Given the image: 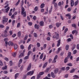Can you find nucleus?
<instances>
[{"mask_svg":"<svg viewBox=\"0 0 79 79\" xmlns=\"http://www.w3.org/2000/svg\"><path fill=\"white\" fill-rule=\"evenodd\" d=\"M21 10V15H23V17L25 18L26 17V12L24 11H25V9H24V8L23 7H22Z\"/></svg>","mask_w":79,"mask_h":79,"instance_id":"obj_1","label":"nucleus"},{"mask_svg":"<svg viewBox=\"0 0 79 79\" xmlns=\"http://www.w3.org/2000/svg\"><path fill=\"white\" fill-rule=\"evenodd\" d=\"M55 35H54L53 36V39H56L58 40L59 39V34L55 32Z\"/></svg>","mask_w":79,"mask_h":79,"instance_id":"obj_2","label":"nucleus"},{"mask_svg":"<svg viewBox=\"0 0 79 79\" xmlns=\"http://www.w3.org/2000/svg\"><path fill=\"white\" fill-rule=\"evenodd\" d=\"M7 31L6 30H5L3 34H2V36L3 37H6L8 36V35L6 34H7Z\"/></svg>","mask_w":79,"mask_h":79,"instance_id":"obj_3","label":"nucleus"},{"mask_svg":"<svg viewBox=\"0 0 79 79\" xmlns=\"http://www.w3.org/2000/svg\"><path fill=\"white\" fill-rule=\"evenodd\" d=\"M34 71H30L27 73V75L29 76V75H30V76H32V75H33V74H34Z\"/></svg>","mask_w":79,"mask_h":79,"instance_id":"obj_4","label":"nucleus"},{"mask_svg":"<svg viewBox=\"0 0 79 79\" xmlns=\"http://www.w3.org/2000/svg\"><path fill=\"white\" fill-rule=\"evenodd\" d=\"M26 52V50L25 49L24 50L23 52L21 53H20V55L19 56V58H21L22 56H24V52Z\"/></svg>","mask_w":79,"mask_h":79,"instance_id":"obj_5","label":"nucleus"},{"mask_svg":"<svg viewBox=\"0 0 79 79\" xmlns=\"http://www.w3.org/2000/svg\"><path fill=\"white\" fill-rule=\"evenodd\" d=\"M8 19L7 18H6L5 19H4L2 20V23L3 24H5V23H7L8 22Z\"/></svg>","mask_w":79,"mask_h":79,"instance_id":"obj_6","label":"nucleus"},{"mask_svg":"<svg viewBox=\"0 0 79 79\" xmlns=\"http://www.w3.org/2000/svg\"><path fill=\"white\" fill-rule=\"evenodd\" d=\"M76 47V44H72L71 48L72 51H73V50L75 49Z\"/></svg>","mask_w":79,"mask_h":79,"instance_id":"obj_7","label":"nucleus"},{"mask_svg":"<svg viewBox=\"0 0 79 79\" xmlns=\"http://www.w3.org/2000/svg\"><path fill=\"white\" fill-rule=\"evenodd\" d=\"M32 66V64L31 63H30V64L28 66V67L27 68V71H29L31 68V67Z\"/></svg>","mask_w":79,"mask_h":79,"instance_id":"obj_8","label":"nucleus"},{"mask_svg":"<svg viewBox=\"0 0 79 79\" xmlns=\"http://www.w3.org/2000/svg\"><path fill=\"white\" fill-rule=\"evenodd\" d=\"M57 46L59 47L60 45V44H61V40H59L57 41Z\"/></svg>","mask_w":79,"mask_h":79,"instance_id":"obj_9","label":"nucleus"},{"mask_svg":"<svg viewBox=\"0 0 79 79\" xmlns=\"http://www.w3.org/2000/svg\"><path fill=\"white\" fill-rule=\"evenodd\" d=\"M40 26H44V22L43 21H40Z\"/></svg>","mask_w":79,"mask_h":79,"instance_id":"obj_10","label":"nucleus"},{"mask_svg":"<svg viewBox=\"0 0 79 79\" xmlns=\"http://www.w3.org/2000/svg\"><path fill=\"white\" fill-rule=\"evenodd\" d=\"M34 27L35 29H39V27H40V26H39V25H37V24H35Z\"/></svg>","mask_w":79,"mask_h":79,"instance_id":"obj_11","label":"nucleus"},{"mask_svg":"<svg viewBox=\"0 0 79 79\" xmlns=\"http://www.w3.org/2000/svg\"><path fill=\"white\" fill-rule=\"evenodd\" d=\"M74 4V0H71V6H73Z\"/></svg>","mask_w":79,"mask_h":79,"instance_id":"obj_12","label":"nucleus"},{"mask_svg":"<svg viewBox=\"0 0 79 79\" xmlns=\"http://www.w3.org/2000/svg\"><path fill=\"white\" fill-rule=\"evenodd\" d=\"M47 64H48V62H46L43 65V68H45V67L47 66Z\"/></svg>","mask_w":79,"mask_h":79,"instance_id":"obj_13","label":"nucleus"},{"mask_svg":"<svg viewBox=\"0 0 79 79\" xmlns=\"http://www.w3.org/2000/svg\"><path fill=\"white\" fill-rule=\"evenodd\" d=\"M75 71H76V69L73 68L70 71V73H73L75 72Z\"/></svg>","mask_w":79,"mask_h":79,"instance_id":"obj_14","label":"nucleus"},{"mask_svg":"<svg viewBox=\"0 0 79 79\" xmlns=\"http://www.w3.org/2000/svg\"><path fill=\"white\" fill-rule=\"evenodd\" d=\"M51 76L53 78H55V74L53 73V72H52L51 73Z\"/></svg>","mask_w":79,"mask_h":79,"instance_id":"obj_15","label":"nucleus"},{"mask_svg":"<svg viewBox=\"0 0 79 79\" xmlns=\"http://www.w3.org/2000/svg\"><path fill=\"white\" fill-rule=\"evenodd\" d=\"M19 76V73H18L15 74V79H16L17 77H18Z\"/></svg>","mask_w":79,"mask_h":79,"instance_id":"obj_16","label":"nucleus"},{"mask_svg":"<svg viewBox=\"0 0 79 79\" xmlns=\"http://www.w3.org/2000/svg\"><path fill=\"white\" fill-rule=\"evenodd\" d=\"M58 71H59V70L58 69H56L55 70H54V73L56 74V73H58Z\"/></svg>","mask_w":79,"mask_h":79,"instance_id":"obj_17","label":"nucleus"},{"mask_svg":"<svg viewBox=\"0 0 79 79\" xmlns=\"http://www.w3.org/2000/svg\"><path fill=\"white\" fill-rule=\"evenodd\" d=\"M73 77L74 78H75V79L76 78L78 79L79 78V77L78 75H75L73 76Z\"/></svg>","mask_w":79,"mask_h":79,"instance_id":"obj_18","label":"nucleus"},{"mask_svg":"<svg viewBox=\"0 0 79 79\" xmlns=\"http://www.w3.org/2000/svg\"><path fill=\"white\" fill-rule=\"evenodd\" d=\"M56 25L57 27H59L60 25H61V23H57L56 24Z\"/></svg>","mask_w":79,"mask_h":79,"instance_id":"obj_19","label":"nucleus"},{"mask_svg":"<svg viewBox=\"0 0 79 79\" xmlns=\"http://www.w3.org/2000/svg\"><path fill=\"white\" fill-rule=\"evenodd\" d=\"M69 45H67L65 46V49L66 50H69Z\"/></svg>","mask_w":79,"mask_h":79,"instance_id":"obj_20","label":"nucleus"},{"mask_svg":"<svg viewBox=\"0 0 79 79\" xmlns=\"http://www.w3.org/2000/svg\"><path fill=\"white\" fill-rule=\"evenodd\" d=\"M9 45H11V46H13V43H12L11 41H10L8 43Z\"/></svg>","mask_w":79,"mask_h":79,"instance_id":"obj_21","label":"nucleus"},{"mask_svg":"<svg viewBox=\"0 0 79 79\" xmlns=\"http://www.w3.org/2000/svg\"><path fill=\"white\" fill-rule=\"evenodd\" d=\"M9 10H10V7H8L7 8L4 9V10H5L6 11V13H8Z\"/></svg>","mask_w":79,"mask_h":79,"instance_id":"obj_22","label":"nucleus"},{"mask_svg":"<svg viewBox=\"0 0 79 79\" xmlns=\"http://www.w3.org/2000/svg\"><path fill=\"white\" fill-rule=\"evenodd\" d=\"M45 6V4L44 3H42L41 4L40 7L41 8H43Z\"/></svg>","mask_w":79,"mask_h":79,"instance_id":"obj_23","label":"nucleus"},{"mask_svg":"<svg viewBox=\"0 0 79 79\" xmlns=\"http://www.w3.org/2000/svg\"><path fill=\"white\" fill-rule=\"evenodd\" d=\"M53 9V7H52V6H51V8L50 9V10H49V14H50L52 12V10Z\"/></svg>","mask_w":79,"mask_h":79,"instance_id":"obj_24","label":"nucleus"},{"mask_svg":"<svg viewBox=\"0 0 79 79\" xmlns=\"http://www.w3.org/2000/svg\"><path fill=\"white\" fill-rule=\"evenodd\" d=\"M18 35L19 37H21V31H19L18 32Z\"/></svg>","mask_w":79,"mask_h":79,"instance_id":"obj_25","label":"nucleus"},{"mask_svg":"<svg viewBox=\"0 0 79 79\" xmlns=\"http://www.w3.org/2000/svg\"><path fill=\"white\" fill-rule=\"evenodd\" d=\"M78 3H79V1L78 0H77L74 3V5L75 6H76L77 5V4H78Z\"/></svg>","mask_w":79,"mask_h":79,"instance_id":"obj_26","label":"nucleus"},{"mask_svg":"<svg viewBox=\"0 0 79 79\" xmlns=\"http://www.w3.org/2000/svg\"><path fill=\"white\" fill-rule=\"evenodd\" d=\"M68 58L66 57L65 58L64 60V63H66L67 62H68Z\"/></svg>","mask_w":79,"mask_h":79,"instance_id":"obj_27","label":"nucleus"},{"mask_svg":"<svg viewBox=\"0 0 79 79\" xmlns=\"http://www.w3.org/2000/svg\"><path fill=\"white\" fill-rule=\"evenodd\" d=\"M27 37H28V35L27 34H26L25 36V38L24 39V40H27Z\"/></svg>","mask_w":79,"mask_h":79,"instance_id":"obj_28","label":"nucleus"},{"mask_svg":"<svg viewBox=\"0 0 79 79\" xmlns=\"http://www.w3.org/2000/svg\"><path fill=\"white\" fill-rule=\"evenodd\" d=\"M35 11H37V10H38V7L37 6H36L35 7L34 10Z\"/></svg>","mask_w":79,"mask_h":79,"instance_id":"obj_29","label":"nucleus"},{"mask_svg":"<svg viewBox=\"0 0 79 79\" xmlns=\"http://www.w3.org/2000/svg\"><path fill=\"white\" fill-rule=\"evenodd\" d=\"M18 48V45L16 44H14V49L16 50Z\"/></svg>","mask_w":79,"mask_h":79,"instance_id":"obj_30","label":"nucleus"},{"mask_svg":"<svg viewBox=\"0 0 79 79\" xmlns=\"http://www.w3.org/2000/svg\"><path fill=\"white\" fill-rule=\"evenodd\" d=\"M44 74V72H40L39 73V75L40 76H42V75H43V74Z\"/></svg>","mask_w":79,"mask_h":79,"instance_id":"obj_31","label":"nucleus"},{"mask_svg":"<svg viewBox=\"0 0 79 79\" xmlns=\"http://www.w3.org/2000/svg\"><path fill=\"white\" fill-rule=\"evenodd\" d=\"M44 55V54L43 53H42L40 56V60H42V58H43V56Z\"/></svg>","mask_w":79,"mask_h":79,"instance_id":"obj_32","label":"nucleus"},{"mask_svg":"<svg viewBox=\"0 0 79 79\" xmlns=\"http://www.w3.org/2000/svg\"><path fill=\"white\" fill-rule=\"evenodd\" d=\"M12 55L14 57H15L16 56V53L15 52L13 53L12 54Z\"/></svg>","mask_w":79,"mask_h":79,"instance_id":"obj_33","label":"nucleus"},{"mask_svg":"<svg viewBox=\"0 0 79 79\" xmlns=\"http://www.w3.org/2000/svg\"><path fill=\"white\" fill-rule=\"evenodd\" d=\"M20 24H21V23H18L17 26V28H18V27H20Z\"/></svg>","mask_w":79,"mask_h":79,"instance_id":"obj_34","label":"nucleus"},{"mask_svg":"<svg viewBox=\"0 0 79 79\" xmlns=\"http://www.w3.org/2000/svg\"><path fill=\"white\" fill-rule=\"evenodd\" d=\"M19 2H20V0H18L17 2L15 4V6H18V5H19Z\"/></svg>","mask_w":79,"mask_h":79,"instance_id":"obj_35","label":"nucleus"},{"mask_svg":"<svg viewBox=\"0 0 79 79\" xmlns=\"http://www.w3.org/2000/svg\"><path fill=\"white\" fill-rule=\"evenodd\" d=\"M72 26L73 27H75V28H76V25L75 23L72 24Z\"/></svg>","mask_w":79,"mask_h":79,"instance_id":"obj_36","label":"nucleus"},{"mask_svg":"<svg viewBox=\"0 0 79 79\" xmlns=\"http://www.w3.org/2000/svg\"><path fill=\"white\" fill-rule=\"evenodd\" d=\"M36 45L38 47H40V44L39 43H37Z\"/></svg>","mask_w":79,"mask_h":79,"instance_id":"obj_37","label":"nucleus"},{"mask_svg":"<svg viewBox=\"0 0 79 79\" xmlns=\"http://www.w3.org/2000/svg\"><path fill=\"white\" fill-rule=\"evenodd\" d=\"M7 69V66H5L4 67H2V69L3 70H5V69Z\"/></svg>","mask_w":79,"mask_h":79,"instance_id":"obj_38","label":"nucleus"},{"mask_svg":"<svg viewBox=\"0 0 79 79\" xmlns=\"http://www.w3.org/2000/svg\"><path fill=\"white\" fill-rule=\"evenodd\" d=\"M67 65L69 66H73V64L72 63H69Z\"/></svg>","mask_w":79,"mask_h":79,"instance_id":"obj_39","label":"nucleus"},{"mask_svg":"<svg viewBox=\"0 0 79 79\" xmlns=\"http://www.w3.org/2000/svg\"><path fill=\"white\" fill-rule=\"evenodd\" d=\"M40 77H41V76H40V75L39 74H38L37 76L36 79H39L40 78Z\"/></svg>","mask_w":79,"mask_h":79,"instance_id":"obj_40","label":"nucleus"},{"mask_svg":"<svg viewBox=\"0 0 79 79\" xmlns=\"http://www.w3.org/2000/svg\"><path fill=\"white\" fill-rule=\"evenodd\" d=\"M77 53V50H75L73 51V54H76Z\"/></svg>","mask_w":79,"mask_h":79,"instance_id":"obj_41","label":"nucleus"},{"mask_svg":"<svg viewBox=\"0 0 79 79\" xmlns=\"http://www.w3.org/2000/svg\"><path fill=\"white\" fill-rule=\"evenodd\" d=\"M20 48L21 49H24V47L23 44L20 45Z\"/></svg>","mask_w":79,"mask_h":79,"instance_id":"obj_42","label":"nucleus"},{"mask_svg":"<svg viewBox=\"0 0 79 79\" xmlns=\"http://www.w3.org/2000/svg\"><path fill=\"white\" fill-rule=\"evenodd\" d=\"M10 66H12L13 64V62H12V60H10Z\"/></svg>","mask_w":79,"mask_h":79,"instance_id":"obj_43","label":"nucleus"},{"mask_svg":"<svg viewBox=\"0 0 79 79\" xmlns=\"http://www.w3.org/2000/svg\"><path fill=\"white\" fill-rule=\"evenodd\" d=\"M29 56L27 55V56H26L24 58V60H27V59H28Z\"/></svg>","mask_w":79,"mask_h":79,"instance_id":"obj_44","label":"nucleus"},{"mask_svg":"<svg viewBox=\"0 0 79 79\" xmlns=\"http://www.w3.org/2000/svg\"><path fill=\"white\" fill-rule=\"evenodd\" d=\"M34 36L35 37H37V34L35 33H34Z\"/></svg>","mask_w":79,"mask_h":79,"instance_id":"obj_45","label":"nucleus"},{"mask_svg":"<svg viewBox=\"0 0 79 79\" xmlns=\"http://www.w3.org/2000/svg\"><path fill=\"white\" fill-rule=\"evenodd\" d=\"M22 62H23V59H21L19 60V63H20V64H21V63H22Z\"/></svg>","mask_w":79,"mask_h":79,"instance_id":"obj_46","label":"nucleus"},{"mask_svg":"<svg viewBox=\"0 0 79 79\" xmlns=\"http://www.w3.org/2000/svg\"><path fill=\"white\" fill-rule=\"evenodd\" d=\"M5 27V26L3 25H0V28H4Z\"/></svg>","mask_w":79,"mask_h":79,"instance_id":"obj_47","label":"nucleus"},{"mask_svg":"<svg viewBox=\"0 0 79 79\" xmlns=\"http://www.w3.org/2000/svg\"><path fill=\"white\" fill-rule=\"evenodd\" d=\"M28 24L29 25V26H32V22H29L28 23Z\"/></svg>","mask_w":79,"mask_h":79,"instance_id":"obj_48","label":"nucleus"},{"mask_svg":"<svg viewBox=\"0 0 79 79\" xmlns=\"http://www.w3.org/2000/svg\"><path fill=\"white\" fill-rule=\"evenodd\" d=\"M49 70H50V68H48L45 71L46 73H48L49 71Z\"/></svg>","mask_w":79,"mask_h":79,"instance_id":"obj_49","label":"nucleus"},{"mask_svg":"<svg viewBox=\"0 0 79 79\" xmlns=\"http://www.w3.org/2000/svg\"><path fill=\"white\" fill-rule=\"evenodd\" d=\"M77 10V8H75V9L74 10L73 12V13H76V10Z\"/></svg>","mask_w":79,"mask_h":79,"instance_id":"obj_50","label":"nucleus"},{"mask_svg":"<svg viewBox=\"0 0 79 79\" xmlns=\"http://www.w3.org/2000/svg\"><path fill=\"white\" fill-rule=\"evenodd\" d=\"M31 51H29L28 52L27 55L29 56L30 55H31Z\"/></svg>","mask_w":79,"mask_h":79,"instance_id":"obj_51","label":"nucleus"},{"mask_svg":"<svg viewBox=\"0 0 79 79\" xmlns=\"http://www.w3.org/2000/svg\"><path fill=\"white\" fill-rule=\"evenodd\" d=\"M61 70L62 71H64L65 70V67H63L61 68Z\"/></svg>","mask_w":79,"mask_h":79,"instance_id":"obj_52","label":"nucleus"},{"mask_svg":"<svg viewBox=\"0 0 79 79\" xmlns=\"http://www.w3.org/2000/svg\"><path fill=\"white\" fill-rule=\"evenodd\" d=\"M36 19H37V17H36V16H34L33 17V20H35Z\"/></svg>","mask_w":79,"mask_h":79,"instance_id":"obj_53","label":"nucleus"},{"mask_svg":"<svg viewBox=\"0 0 79 79\" xmlns=\"http://www.w3.org/2000/svg\"><path fill=\"white\" fill-rule=\"evenodd\" d=\"M47 47V44H44L43 45V48H46Z\"/></svg>","mask_w":79,"mask_h":79,"instance_id":"obj_54","label":"nucleus"},{"mask_svg":"<svg viewBox=\"0 0 79 79\" xmlns=\"http://www.w3.org/2000/svg\"><path fill=\"white\" fill-rule=\"evenodd\" d=\"M53 26H52V25H50L49 26V29H52V28H53Z\"/></svg>","mask_w":79,"mask_h":79,"instance_id":"obj_55","label":"nucleus"},{"mask_svg":"<svg viewBox=\"0 0 79 79\" xmlns=\"http://www.w3.org/2000/svg\"><path fill=\"white\" fill-rule=\"evenodd\" d=\"M3 73L4 74H7L8 71H7L6 70L4 71L3 72Z\"/></svg>","mask_w":79,"mask_h":79,"instance_id":"obj_56","label":"nucleus"},{"mask_svg":"<svg viewBox=\"0 0 79 79\" xmlns=\"http://www.w3.org/2000/svg\"><path fill=\"white\" fill-rule=\"evenodd\" d=\"M70 68V67H67L66 68V71H68V70Z\"/></svg>","mask_w":79,"mask_h":79,"instance_id":"obj_57","label":"nucleus"},{"mask_svg":"<svg viewBox=\"0 0 79 79\" xmlns=\"http://www.w3.org/2000/svg\"><path fill=\"white\" fill-rule=\"evenodd\" d=\"M31 44H30L29 45L28 47V50H31Z\"/></svg>","mask_w":79,"mask_h":79,"instance_id":"obj_58","label":"nucleus"},{"mask_svg":"<svg viewBox=\"0 0 79 79\" xmlns=\"http://www.w3.org/2000/svg\"><path fill=\"white\" fill-rule=\"evenodd\" d=\"M54 6L56 7V8L57 6H58L57 5V3H54Z\"/></svg>","mask_w":79,"mask_h":79,"instance_id":"obj_59","label":"nucleus"},{"mask_svg":"<svg viewBox=\"0 0 79 79\" xmlns=\"http://www.w3.org/2000/svg\"><path fill=\"white\" fill-rule=\"evenodd\" d=\"M46 39H47V40L50 41V37H48Z\"/></svg>","mask_w":79,"mask_h":79,"instance_id":"obj_60","label":"nucleus"},{"mask_svg":"<svg viewBox=\"0 0 79 79\" xmlns=\"http://www.w3.org/2000/svg\"><path fill=\"white\" fill-rule=\"evenodd\" d=\"M70 37L71 38V39H73V35H72V34H70Z\"/></svg>","mask_w":79,"mask_h":79,"instance_id":"obj_61","label":"nucleus"},{"mask_svg":"<svg viewBox=\"0 0 79 79\" xmlns=\"http://www.w3.org/2000/svg\"><path fill=\"white\" fill-rule=\"evenodd\" d=\"M77 50H79V44H77Z\"/></svg>","mask_w":79,"mask_h":79,"instance_id":"obj_62","label":"nucleus"},{"mask_svg":"<svg viewBox=\"0 0 79 79\" xmlns=\"http://www.w3.org/2000/svg\"><path fill=\"white\" fill-rule=\"evenodd\" d=\"M68 42H71V38H69L67 39Z\"/></svg>","mask_w":79,"mask_h":79,"instance_id":"obj_63","label":"nucleus"},{"mask_svg":"<svg viewBox=\"0 0 79 79\" xmlns=\"http://www.w3.org/2000/svg\"><path fill=\"white\" fill-rule=\"evenodd\" d=\"M26 77H27V76H26V75H24L23 77V79H26Z\"/></svg>","mask_w":79,"mask_h":79,"instance_id":"obj_64","label":"nucleus"}]
</instances>
